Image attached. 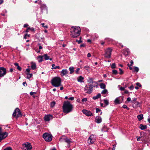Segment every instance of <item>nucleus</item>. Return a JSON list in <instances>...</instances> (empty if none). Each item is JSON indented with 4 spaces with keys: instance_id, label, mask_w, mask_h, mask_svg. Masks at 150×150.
I'll return each instance as SVG.
<instances>
[{
    "instance_id": "obj_1",
    "label": "nucleus",
    "mask_w": 150,
    "mask_h": 150,
    "mask_svg": "<svg viewBox=\"0 0 150 150\" xmlns=\"http://www.w3.org/2000/svg\"><path fill=\"white\" fill-rule=\"evenodd\" d=\"M73 108L72 105L69 102H65L63 106V111L64 113H67L72 111Z\"/></svg>"
},
{
    "instance_id": "obj_2",
    "label": "nucleus",
    "mask_w": 150,
    "mask_h": 150,
    "mask_svg": "<svg viewBox=\"0 0 150 150\" xmlns=\"http://www.w3.org/2000/svg\"><path fill=\"white\" fill-rule=\"evenodd\" d=\"M71 30V36L73 38H76L79 36L80 34L81 29L79 27H72Z\"/></svg>"
},
{
    "instance_id": "obj_3",
    "label": "nucleus",
    "mask_w": 150,
    "mask_h": 150,
    "mask_svg": "<svg viewBox=\"0 0 150 150\" xmlns=\"http://www.w3.org/2000/svg\"><path fill=\"white\" fill-rule=\"evenodd\" d=\"M61 80L58 77H55L51 80L52 85L55 87H58L61 85Z\"/></svg>"
},
{
    "instance_id": "obj_4",
    "label": "nucleus",
    "mask_w": 150,
    "mask_h": 150,
    "mask_svg": "<svg viewBox=\"0 0 150 150\" xmlns=\"http://www.w3.org/2000/svg\"><path fill=\"white\" fill-rule=\"evenodd\" d=\"M95 87L91 84H88L85 86L84 90L86 93L90 94L92 92L93 87Z\"/></svg>"
},
{
    "instance_id": "obj_5",
    "label": "nucleus",
    "mask_w": 150,
    "mask_h": 150,
    "mask_svg": "<svg viewBox=\"0 0 150 150\" xmlns=\"http://www.w3.org/2000/svg\"><path fill=\"white\" fill-rule=\"evenodd\" d=\"M13 116L15 117L16 118L22 116L21 112L18 108H16L13 114Z\"/></svg>"
},
{
    "instance_id": "obj_6",
    "label": "nucleus",
    "mask_w": 150,
    "mask_h": 150,
    "mask_svg": "<svg viewBox=\"0 0 150 150\" xmlns=\"http://www.w3.org/2000/svg\"><path fill=\"white\" fill-rule=\"evenodd\" d=\"M42 137L46 141L50 142L52 140V135L47 133H45L44 134Z\"/></svg>"
},
{
    "instance_id": "obj_7",
    "label": "nucleus",
    "mask_w": 150,
    "mask_h": 150,
    "mask_svg": "<svg viewBox=\"0 0 150 150\" xmlns=\"http://www.w3.org/2000/svg\"><path fill=\"white\" fill-rule=\"evenodd\" d=\"M112 49L111 48H108L105 50L104 56L106 58H110L111 57Z\"/></svg>"
},
{
    "instance_id": "obj_8",
    "label": "nucleus",
    "mask_w": 150,
    "mask_h": 150,
    "mask_svg": "<svg viewBox=\"0 0 150 150\" xmlns=\"http://www.w3.org/2000/svg\"><path fill=\"white\" fill-rule=\"evenodd\" d=\"M22 149L26 150V149H31L32 146L30 143L27 142L22 145Z\"/></svg>"
},
{
    "instance_id": "obj_9",
    "label": "nucleus",
    "mask_w": 150,
    "mask_h": 150,
    "mask_svg": "<svg viewBox=\"0 0 150 150\" xmlns=\"http://www.w3.org/2000/svg\"><path fill=\"white\" fill-rule=\"evenodd\" d=\"M6 73V70L4 67H0V77H2L5 76Z\"/></svg>"
},
{
    "instance_id": "obj_10",
    "label": "nucleus",
    "mask_w": 150,
    "mask_h": 150,
    "mask_svg": "<svg viewBox=\"0 0 150 150\" xmlns=\"http://www.w3.org/2000/svg\"><path fill=\"white\" fill-rule=\"evenodd\" d=\"M96 136L93 135H91L88 139V142L90 144H93L95 141Z\"/></svg>"
},
{
    "instance_id": "obj_11",
    "label": "nucleus",
    "mask_w": 150,
    "mask_h": 150,
    "mask_svg": "<svg viewBox=\"0 0 150 150\" xmlns=\"http://www.w3.org/2000/svg\"><path fill=\"white\" fill-rule=\"evenodd\" d=\"M59 141L61 142H66L68 144H69L71 142L69 139L64 137H63L60 138L59 139Z\"/></svg>"
},
{
    "instance_id": "obj_12",
    "label": "nucleus",
    "mask_w": 150,
    "mask_h": 150,
    "mask_svg": "<svg viewBox=\"0 0 150 150\" xmlns=\"http://www.w3.org/2000/svg\"><path fill=\"white\" fill-rule=\"evenodd\" d=\"M82 112L83 113L88 116H91L92 115V112L89 111L87 110H82Z\"/></svg>"
},
{
    "instance_id": "obj_13",
    "label": "nucleus",
    "mask_w": 150,
    "mask_h": 150,
    "mask_svg": "<svg viewBox=\"0 0 150 150\" xmlns=\"http://www.w3.org/2000/svg\"><path fill=\"white\" fill-rule=\"evenodd\" d=\"M44 120L45 121H48L52 118V116L51 115H45L44 117Z\"/></svg>"
},
{
    "instance_id": "obj_14",
    "label": "nucleus",
    "mask_w": 150,
    "mask_h": 150,
    "mask_svg": "<svg viewBox=\"0 0 150 150\" xmlns=\"http://www.w3.org/2000/svg\"><path fill=\"white\" fill-rule=\"evenodd\" d=\"M102 119L101 117L100 116H96L95 118V121L98 123H100L102 122Z\"/></svg>"
},
{
    "instance_id": "obj_15",
    "label": "nucleus",
    "mask_w": 150,
    "mask_h": 150,
    "mask_svg": "<svg viewBox=\"0 0 150 150\" xmlns=\"http://www.w3.org/2000/svg\"><path fill=\"white\" fill-rule=\"evenodd\" d=\"M84 78L81 76H79L77 78V81L78 82L81 83H83L84 81H83Z\"/></svg>"
},
{
    "instance_id": "obj_16",
    "label": "nucleus",
    "mask_w": 150,
    "mask_h": 150,
    "mask_svg": "<svg viewBox=\"0 0 150 150\" xmlns=\"http://www.w3.org/2000/svg\"><path fill=\"white\" fill-rule=\"evenodd\" d=\"M45 59L46 60L50 59V61L52 60V59L51 58H50V57L48 56L47 54H44L43 56Z\"/></svg>"
},
{
    "instance_id": "obj_17",
    "label": "nucleus",
    "mask_w": 150,
    "mask_h": 150,
    "mask_svg": "<svg viewBox=\"0 0 150 150\" xmlns=\"http://www.w3.org/2000/svg\"><path fill=\"white\" fill-rule=\"evenodd\" d=\"M124 54L126 55H128L130 53L129 51L128 48L125 49L123 51Z\"/></svg>"
},
{
    "instance_id": "obj_18",
    "label": "nucleus",
    "mask_w": 150,
    "mask_h": 150,
    "mask_svg": "<svg viewBox=\"0 0 150 150\" xmlns=\"http://www.w3.org/2000/svg\"><path fill=\"white\" fill-rule=\"evenodd\" d=\"M68 71L67 69H63L61 71V74H62V76L66 75L68 74Z\"/></svg>"
},
{
    "instance_id": "obj_19",
    "label": "nucleus",
    "mask_w": 150,
    "mask_h": 150,
    "mask_svg": "<svg viewBox=\"0 0 150 150\" xmlns=\"http://www.w3.org/2000/svg\"><path fill=\"white\" fill-rule=\"evenodd\" d=\"M31 69L33 70L35 69L36 67V64L33 62H32L31 63Z\"/></svg>"
},
{
    "instance_id": "obj_20",
    "label": "nucleus",
    "mask_w": 150,
    "mask_h": 150,
    "mask_svg": "<svg viewBox=\"0 0 150 150\" xmlns=\"http://www.w3.org/2000/svg\"><path fill=\"white\" fill-rule=\"evenodd\" d=\"M108 91L105 89L103 90L101 92V93L103 95L104 97L106 96V95H105V94H108Z\"/></svg>"
},
{
    "instance_id": "obj_21",
    "label": "nucleus",
    "mask_w": 150,
    "mask_h": 150,
    "mask_svg": "<svg viewBox=\"0 0 150 150\" xmlns=\"http://www.w3.org/2000/svg\"><path fill=\"white\" fill-rule=\"evenodd\" d=\"M100 94L99 93L96 96H94L93 97V99L94 100H96L99 98H100L101 97Z\"/></svg>"
},
{
    "instance_id": "obj_22",
    "label": "nucleus",
    "mask_w": 150,
    "mask_h": 150,
    "mask_svg": "<svg viewBox=\"0 0 150 150\" xmlns=\"http://www.w3.org/2000/svg\"><path fill=\"white\" fill-rule=\"evenodd\" d=\"M52 69H60V67L59 66H57L55 67V64H53L52 65Z\"/></svg>"
},
{
    "instance_id": "obj_23",
    "label": "nucleus",
    "mask_w": 150,
    "mask_h": 150,
    "mask_svg": "<svg viewBox=\"0 0 150 150\" xmlns=\"http://www.w3.org/2000/svg\"><path fill=\"white\" fill-rule=\"evenodd\" d=\"M140 128L142 130H144L147 128L146 125H144L142 124H141L139 126Z\"/></svg>"
},
{
    "instance_id": "obj_24",
    "label": "nucleus",
    "mask_w": 150,
    "mask_h": 150,
    "mask_svg": "<svg viewBox=\"0 0 150 150\" xmlns=\"http://www.w3.org/2000/svg\"><path fill=\"white\" fill-rule=\"evenodd\" d=\"M137 118L139 121L142 120L143 119V115L142 114H140L138 115L137 116Z\"/></svg>"
},
{
    "instance_id": "obj_25",
    "label": "nucleus",
    "mask_w": 150,
    "mask_h": 150,
    "mask_svg": "<svg viewBox=\"0 0 150 150\" xmlns=\"http://www.w3.org/2000/svg\"><path fill=\"white\" fill-rule=\"evenodd\" d=\"M14 65L17 67V69L19 71H21V68L18 65V64L17 63H14Z\"/></svg>"
},
{
    "instance_id": "obj_26",
    "label": "nucleus",
    "mask_w": 150,
    "mask_h": 150,
    "mask_svg": "<svg viewBox=\"0 0 150 150\" xmlns=\"http://www.w3.org/2000/svg\"><path fill=\"white\" fill-rule=\"evenodd\" d=\"M114 103L116 104H119L120 103L118 98H116L114 100Z\"/></svg>"
},
{
    "instance_id": "obj_27",
    "label": "nucleus",
    "mask_w": 150,
    "mask_h": 150,
    "mask_svg": "<svg viewBox=\"0 0 150 150\" xmlns=\"http://www.w3.org/2000/svg\"><path fill=\"white\" fill-rule=\"evenodd\" d=\"M43 56L40 55L38 57V62H40L43 61L42 58Z\"/></svg>"
},
{
    "instance_id": "obj_28",
    "label": "nucleus",
    "mask_w": 150,
    "mask_h": 150,
    "mask_svg": "<svg viewBox=\"0 0 150 150\" xmlns=\"http://www.w3.org/2000/svg\"><path fill=\"white\" fill-rule=\"evenodd\" d=\"M100 86L101 88L105 89V85L103 83H101L100 85Z\"/></svg>"
},
{
    "instance_id": "obj_29",
    "label": "nucleus",
    "mask_w": 150,
    "mask_h": 150,
    "mask_svg": "<svg viewBox=\"0 0 150 150\" xmlns=\"http://www.w3.org/2000/svg\"><path fill=\"white\" fill-rule=\"evenodd\" d=\"M27 76V78L28 79H29L31 77H32L33 76L32 74H30L29 73H27L26 74Z\"/></svg>"
},
{
    "instance_id": "obj_30",
    "label": "nucleus",
    "mask_w": 150,
    "mask_h": 150,
    "mask_svg": "<svg viewBox=\"0 0 150 150\" xmlns=\"http://www.w3.org/2000/svg\"><path fill=\"white\" fill-rule=\"evenodd\" d=\"M69 70L70 71V73L71 74L74 71V68L73 67H70L69 68Z\"/></svg>"
},
{
    "instance_id": "obj_31",
    "label": "nucleus",
    "mask_w": 150,
    "mask_h": 150,
    "mask_svg": "<svg viewBox=\"0 0 150 150\" xmlns=\"http://www.w3.org/2000/svg\"><path fill=\"white\" fill-rule=\"evenodd\" d=\"M89 80L88 81V82L90 83H93V79L92 78H88Z\"/></svg>"
},
{
    "instance_id": "obj_32",
    "label": "nucleus",
    "mask_w": 150,
    "mask_h": 150,
    "mask_svg": "<svg viewBox=\"0 0 150 150\" xmlns=\"http://www.w3.org/2000/svg\"><path fill=\"white\" fill-rule=\"evenodd\" d=\"M134 71H135L136 72H138L139 70V69L137 67H134Z\"/></svg>"
},
{
    "instance_id": "obj_33",
    "label": "nucleus",
    "mask_w": 150,
    "mask_h": 150,
    "mask_svg": "<svg viewBox=\"0 0 150 150\" xmlns=\"http://www.w3.org/2000/svg\"><path fill=\"white\" fill-rule=\"evenodd\" d=\"M104 103L106 105H107L109 104L108 101L106 99H104Z\"/></svg>"
},
{
    "instance_id": "obj_34",
    "label": "nucleus",
    "mask_w": 150,
    "mask_h": 150,
    "mask_svg": "<svg viewBox=\"0 0 150 150\" xmlns=\"http://www.w3.org/2000/svg\"><path fill=\"white\" fill-rule=\"evenodd\" d=\"M80 69L79 68H77L75 70V73L76 74H79V71Z\"/></svg>"
},
{
    "instance_id": "obj_35",
    "label": "nucleus",
    "mask_w": 150,
    "mask_h": 150,
    "mask_svg": "<svg viewBox=\"0 0 150 150\" xmlns=\"http://www.w3.org/2000/svg\"><path fill=\"white\" fill-rule=\"evenodd\" d=\"M136 100H137V98H133V100L131 101V102L132 103L135 104L136 102H134Z\"/></svg>"
},
{
    "instance_id": "obj_36",
    "label": "nucleus",
    "mask_w": 150,
    "mask_h": 150,
    "mask_svg": "<svg viewBox=\"0 0 150 150\" xmlns=\"http://www.w3.org/2000/svg\"><path fill=\"white\" fill-rule=\"evenodd\" d=\"M30 36V35H28V34H25L24 37V38L25 39H26L27 38V37H29Z\"/></svg>"
},
{
    "instance_id": "obj_37",
    "label": "nucleus",
    "mask_w": 150,
    "mask_h": 150,
    "mask_svg": "<svg viewBox=\"0 0 150 150\" xmlns=\"http://www.w3.org/2000/svg\"><path fill=\"white\" fill-rule=\"evenodd\" d=\"M4 150H12V149L11 147H8L4 149Z\"/></svg>"
},
{
    "instance_id": "obj_38",
    "label": "nucleus",
    "mask_w": 150,
    "mask_h": 150,
    "mask_svg": "<svg viewBox=\"0 0 150 150\" xmlns=\"http://www.w3.org/2000/svg\"><path fill=\"white\" fill-rule=\"evenodd\" d=\"M112 73L115 74H117V71L116 70H113L112 71Z\"/></svg>"
},
{
    "instance_id": "obj_39",
    "label": "nucleus",
    "mask_w": 150,
    "mask_h": 150,
    "mask_svg": "<svg viewBox=\"0 0 150 150\" xmlns=\"http://www.w3.org/2000/svg\"><path fill=\"white\" fill-rule=\"evenodd\" d=\"M111 67L112 69H114V68H115L116 66H115V63H114L112 64V65H111Z\"/></svg>"
},
{
    "instance_id": "obj_40",
    "label": "nucleus",
    "mask_w": 150,
    "mask_h": 150,
    "mask_svg": "<svg viewBox=\"0 0 150 150\" xmlns=\"http://www.w3.org/2000/svg\"><path fill=\"white\" fill-rule=\"evenodd\" d=\"M130 64L129 65V64H128V66L129 67L130 66H132L133 65V62L132 60H131L130 62Z\"/></svg>"
},
{
    "instance_id": "obj_41",
    "label": "nucleus",
    "mask_w": 150,
    "mask_h": 150,
    "mask_svg": "<svg viewBox=\"0 0 150 150\" xmlns=\"http://www.w3.org/2000/svg\"><path fill=\"white\" fill-rule=\"evenodd\" d=\"M55 104V102H53L51 103V106L52 107H53Z\"/></svg>"
},
{
    "instance_id": "obj_42",
    "label": "nucleus",
    "mask_w": 150,
    "mask_h": 150,
    "mask_svg": "<svg viewBox=\"0 0 150 150\" xmlns=\"http://www.w3.org/2000/svg\"><path fill=\"white\" fill-rule=\"evenodd\" d=\"M129 88L130 90H132L133 89L134 87L133 85H132L130 86L129 87Z\"/></svg>"
},
{
    "instance_id": "obj_43",
    "label": "nucleus",
    "mask_w": 150,
    "mask_h": 150,
    "mask_svg": "<svg viewBox=\"0 0 150 150\" xmlns=\"http://www.w3.org/2000/svg\"><path fill=\"white\" fill-rule=\"evenodd\" d=\"M87 100V99L86 98H83L82 100V102H86Z\"/></svg>"
},
{
    "instance_id": "obj_44",
    "label": "nucleus",
    "mask_w": 150,
    "mask_h": 150,
    "mask_svg": "<svg viewBox=\"0 0 150 150\" xmlns=\"http://www.w3.org/2000/svg\"><path fill=\"white\" fill-rule=\"evenodd\" d=\"M137 86L139 87H141L142 86L141 85L139 82H137L136 83Z\"/></svg>"
},
{
    "instance_id": "obj_45",
    "label": "nucleus",
    "mask_w": 150,
    "mask_h": 150,
    "mask_svg": "<svg viewBox=\"0 0 150 150\" xmlns=\"http://www.w3.org/2000/svg\"><path fill=\"white\" fill-rule=\"evenodd\" d=\"M29 30H30L32 31H34L35 30L33 28H31L30 27H29Z\"/></svg>"
},
{
    "instance_id": "obj_46",
    "label": "nucleus",
    "mask_w": 150,
    "mask_h": 150,
    "mask_svg": "<svg viewBox=\"0 0 150 150\" xmlns=\"http://www.w3.org/2000/svg\"><path fill=\"white\" fill-rule=\"evenodd\" d=\"M30 94L31 96H33L34 94H36V92H30Z\"/></svg>"
},
{
    "instance_id": "obj_47",
    "label": "nucleus",
    "mask_w": 150,
    "mask_h": 150,
    "mask_svg": "<svg viewBox=\"0 0 150 150\" xmlns=\"http://www.w3.org/2000/svg\"><path fill=\"white\" fill-rule=\"evenodd\" d=\"M96 112L97 113L101 111V110L98 108H96Z\"/></svg>"
},
{
    "instance_id": "obj_48",
    "label": "nucleus",
    "mask_w": 150,
    "mask_h": 150,
    "mask_svg": "<svg viewBox=\"0 0 150 150\" xmlns=\"http://www.w3.org/2000/svg\"><path fill=\"white\" fill-rule=\"evenodd\" d=\"M38 45L39 46V49L40 50L42 49V47L41 46L40 44L39 43L38 44Z\"/></svg>"
},
{
    "instance_id": "obj_49",
    "label": "nucleus",
    "mask_w": 150,
    "mask_h": 150,
    "mask_svg": "<svg viewBox=\"0 0 150 150\" xmlns=\"http://www.w3.org/2000/svg\"><path fill=\"white\" fill-rule=\"evenodd\" d=\"M119 70L120 71V74H122L123 73V71L120 68H119Z\"/></svg>"
},
{
    "instance_id": "obj_50",
    "label": "nucleus",
    "mask_w": 150,
    "mask_h": 150,
    "mask_svg": "<svg viewBox=\"0 0 150 150\" xmlns=\"http://www.w3.org/2000/svg\"><path fill=\"white\" fill-rule=\"evenodd\" d=\"M80 40H76V41L78 42V43L79 44L82 42L81 41V38L80 37Z\"/></svg>"
},
{
    "instance_id": "obj_51",
    "label": "nucleus",
    "mask_w": 150,
    "mask_h": 150,
    "mask_svg": "<svg viewBox=\"0 0 150 150\" xmlns=\"http://www.w3.org/2000/svg\"><path fill=\"white\" fill-rule=\"evenodd\" d=\"M30 68H27L26 69V71L27 72V73H29L30 71Z\"/></svg>"
},
{
    "instance_id": "obj_52",
    "label": "nucleus",
    "mask_w": 150,
    "mask_h": 150,
    "mask_svg": "<svg viewBox=\"0 0 150 150\" xmlns=\"http://www.w3.org/2000/svg\"><path fill=\"white\" fill-rule=\"evenodd\" d=\"M23 84L25 86H27V85L26 83V82H23Z\"/></svg>"
},
{
    "instance_id": "obj_53",
    "label": "nucleus",
    "mask_w": 150,
    "mask_h": 150,
    "mask_svg": "<svg viewBox=\"0 0 150 150\" xmlns=\"http://www.w3.org/2000/svg\"><path fill=\"white\" fill-rule=\"evenodd\" d=\"M125 89V88L124 87H121L120 88V90L121 91H123Z\"/></svg>"
},
{
    "instance_id": "obj_54",
    "label": "nucleus",
    "mask_w": 150,
    "mask_h": 150,
    "mask_svg": "<svg viewBox=\"0 0 150 150\" xmlns=\"http://www.w3.org/2000/svg\"><path fill=\"white\" fill-rule=\"evenodd\" d=\"M68 99L70 100H73L74 99V97H70Z\"/></svg>"
},
{
    "instance_id": "obj_55",
    "label": "nucleus",
    "mask_w": 150,
    "mask_h": 150,
    "mask_svg": "<svg viewBox=\"0 0 150 150\" xmlns=\"http://www.w3.org/2000/svg\"><path fill=\"white\" fill-rule=\"evenodd\" d=\"M116 147V145L115 144H114L113 145V147L112 149V150H115V147Z\"/></svg>"
},
{
    "instance_id": "obj_56",
    "label": "nucleus",
    "mask_w": 150,
    "mask_h": 150,
    "mask_svg": "<svg viewBox=\"0 0 150 150\" xmlns=\"http://www.w3.org/2000/svg\"><path fill=\"white\" fill-rule=\"evenodd\" d=\"M131 99L130 98V97H128L127 98V101L128 102H129V101H131Z\"/></svg>"
},
{
    "instance_id": "obj_57",
    "label": "nucleus",
    "mask_w": 150,
    "mask_h": 150,
    "mask_svg": "<svg viewBox=\"0 0 150 150\" xmlns=\"http://www.w3.org/2000/svg\"><path fill=\"white\" fill-rule=\"evenodd\" d=\"M28 24H25L24 25L23 27L24 28H26V27H28Z\"/></svg>"
},
{
    "instance_id": "obj_58",
    "label": "nucleus",
    "mask_w": 150,
    "mask_h": 150,
    "mask_svg": "<svg viewBox=\"0 0 150 150\" xmlns=\"http://www.w3.org/2000/svg\"><path fill=\"white\" fill-rule=\"evenodd\" d=\"M87 56L88 57H91V54L90 53H88L87 54Z\"/></svg>"
},
{
    "instance_id": "obj_59",
    "label": "nucleus",
    "mask_w": 150,
    "mask_h": 150,
    "mask_svg": "<svg viewBox=\"0 0 150 150\" xmlns=\"http://www.w3.org/2000/svg\"><path fill=\"white\" fill-rule=\"evenodd\" d=\"M136 103H137V106L136 107H138L139 106V102H136Z\"/></svg>"
},
{
    "instance_id": "obj_60",
    "label": "nucleus",
    "mask_w": 150,
    "mask_h": 150,
    "mask_svg": "<svg viewBox=\"0 0 150 150\" xmlns=\"http://www.w3.org/2000/svg\"><path fill=\"white\" fill-rule=\"evenodd\" d=\"M127 105H123V106H122V107L124 108H127Z\"/></svg>"
},
{
    "instance_id": "obj_61",
    "label": "nucleus",
    "mask_w": 150,
    "mask_h": 150,
    "mask_svg": "<svg viewBox=\"0 0 150 150\" xmlns=\"http://www.w3.org/2000/svg\"><path fill=\"white\" fill-rule=\"evenodd\" d=\"M128 91L127 90H125L124 92L125 93L127 94L128 93Z\"/></svg>"
},
{
    "instance_id": "obj_62",
    "label": "nucleus",
    "mask_w": 150,
    "mask_h": 150,
    "mask_svg": "<svg viewBox=\"0 0 150 150\" xmlns=\"http://www.w3.org/2000/svg\"><path fill=\"white\" fill-rule=\"evenodd\" d=\"M89 68V67L87 66H85L84 67V69H88Z\"/></svg>"
},
{
    "instance_id": "obj_63",
    "label": "nucleus",
    "mask_w": 150,
    "mask_h": 150,
    "mask_svg": "<svg viewBox=\"0 0 150 150\" xmlns=\"http://www.w3.org/2000/svg\"><path fill=\"white\" fill-rule=\"evenodd\" d=\"M3 0H0V5L3 3Z\"/></svg>"
},
{
    "instance_id": "obj_64",
    "label": "nucleus",
    "mask_w": 150,
    "mask_h": 150,
    "mask_svg": "<svg viewBox=\"0 0 150 150\" xmlns=\"http://www.w3.org/2000/svg\"><path fill=\"white\" fill-rule=\"evenodd\" d=\"M3 12L4 13H7V11L6 10V9H4L3 11Z\"/></svg>"
}]
</instances>
